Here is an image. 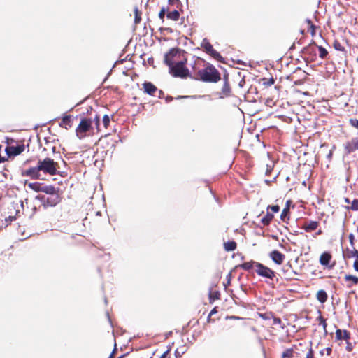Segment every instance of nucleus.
Returning a JSON list of instances; mask_svg holds the SVG:
<instances>
[{"label": "nucleus", "mask_w": 358, "mask_h": 358, "mask_svg": "<svg viewBox=\"0 0 358 358\" xmlns=\"http://www.w3.org/2000/svg\"><path fill=\"white\" fill-rule=\"evenodd\" d=\"M259 262H255V261H250L244 262L239 265V267L245 271H250L252 268H255L256 271V264H259Z\"/></svg>", "instance_id": "4468645a"}, {"label": "nucleus", "mask_w": 358, "mask_h": 358, "mask_svg": "<svg viewBox=\"0 0 358 358\" xmlns=\"http://www.w3.org/2000/svg\"><path fill=\"white\" fill-rule=\"evenodd\" d=\"M344 279L346 282H350V284L348 285V287H351L352 285L358 283V277L352 275H345Z\"/></svg>", "instance_id": "dca6fc26"}, {"label": "nucleus", "mask_w": 358, "mask_h": 358, "mask_svg": "<svg viewBox=\"0 0 358 358\" xmlns=\"http://www.w3.org/2000/svg\"><path fill=\"white\" fill-rule=\"evenodd\" d=\"M37 165L40 171H42L45 174L55 176L57 173V162L49 157L38 160Z\"/></svg>", "instance_id": "f03ea898"}, {"label": "nucleus", "mask_w": 358, "mask_h": 358, "mask_svg": "<svg viewBox=\"0 0 358 358\" xmlns=\"http://www.w3.org/2000/svg\"><path fill=\"white\" fill-rule=\"evenodd\" d=\"M334 48H335L336 50H343L341 48V44H339V43H335L334 44Z\"/></svg>", "instance_id": "a19ab883"}, {"label": "nucleus", "mask_w": 358, "mask_h": 358, "mask_svg": "<svg viewBox=\"0 0 358 358\" xmlns=\"http://www.w3.org/2000/svg\"><path fill=\"white\" fill-rule=\"evenodd\" d=\"M29 187L33 190H34L35 192H39V191H42V192H48L47 190H45V189H41L40 188V184L38 183V182H34V183H29L28 185Z\"/></svg>", "instance_id": "b1692460"}, {"label": "nucleus", "mask_w": 358, "mask_h": 358, "mask_svg": "<svg viewBox=\"0 0 358 358\" xmlns=\"http://www.w3.org/2000/svg\"><path fill=\"white\" fill-rule=\"evenodd\" d=\"M280 323V319H278V320H275V323Z\"/></svg>", "instance_id": "de8ad7c7"}, {"label": "nucleus", "mask_w": 358, "mask_h": 358, "mask_svg": "<svg viewBox=\"0 0 358 358\" xmlns=\"http://www.w3.org/2000/svg\"><path fill=\"white\" fill-rule=\"evenodd\" d=\"M215 313V309H213V310L210 312V315H212V314H213V313Z\"/></svg>", "instance_id": "09e8293b"}, {"label": "nucleus", "mask_w": 358, "mask_h": 358, "mask_svg": "<svg viewBox=\"0 0 358 358\" xmlns=\"http://www.w3.org/2000/svg\"><path fill=\"white\" fill-rule=\"evenodd\" d=\"M357 231H358V227H357Z\"/></svg>", "instance_id": "6e6d98bb"}, {"label": "nucleus", "mask_w": 358, "mask_h": 358, "mask_svg": "<svg viewBox=\"0 0 358 358\" xmlns=\"http://www.w3.org/2000/svg\"><path fill=\"white\" fill-rule=\"evenodd\" d=\"M317 299L321 303H324L327 299V294L325 291L320 290L317 293Z\"/></svg>", "instance_id": "6ab92c4d"}, {"label": "nucleus", "mask_w": 358, "mask_h": 358, "mask_svg": "<svg viewBox=\"0 0 358 358\" xmlns=\"http://www.w3.org/2000/svg\"><path fill=\"white\" fill-rule=\"evenodd\" d=\"M94 122H95V125H96L97 131H100V129H99L100 119L98 115H96V117L94 118Z\"/></svg>", "instance_id": "f704fd0d"}, {"label": "nucleus", "mask_w": 358, "mask_h": 358, "mask_svg": "<svg viewBox=\"0 0 358 358\" xmlns=\"http://www.w3.org/2000/svg\"><path fill=\"white\" fill-rule=\"evenodd\" d=\"M280 323V319H278V320H275V323Z\"/></svg>", "instance_id": "49530a36"}, {"label": "nucleus", "mask_w": 358, "mask_h": 358, "mask_svg": "<svg viewBox=\"0 0 358 358\" xmlns=\"http://www.w3.org/2000/svg\"><path fill=\"white\" fill-rule=\"evenodd\" d=\"M164 15H165V10L163 8L160 10V12L159 13V17L162 20V19H164Z\"/></svg>", "instance_id": "58836bf2"}, {"label": "nucleus", "mask_w": 358, "mask_h": 358, "mask_svg": "<svg viewBox=\"0 0 358 358\" xmlns=\"http://www.w3.org/2000/svg\"><path fill=\"white\" fill-rule=\"evenodd\" d=\"M345 201H346V202H348V203H349V199H345Z\"/></svg>", "instance_id": "603ef678"}, {"label": "nucleus", "mask_w": 358, "mask_h": 358, "mask_svg": "<svg viewBox=\"0 0 358 358\" xmlns=\"http://www.w3.org/2000/svg\"><path fill=\"white\" fill-rule=\"evenodd\" d=\"M318 227V222L316 221H307L304 223L302 228L306 231V232H310L312 231L315 230Z\"/></svg>", "instance_id": "ddd939ff"}, {"label": "nucleus", "mask_w": 358, "mask_h": 358, "mask_svg": "<svg viewBox=\"0 0 358 358\" xmlns=\"http://www.w3.org/2000/svg\"><path fill=\"white\" fill-rule=\"evenodd\" d=\"M180 13L178 10H174L173 11H170L167 14V17L170 20L176 21L179 19Z\"/></svg>", "instance_id": "5701e85b"}, {"label": "nucleus", "mask_w": 358, "mask_h": 358, "mask_svg": "<svg viewBox=\"0 0 358 358\" xmlns=\"http://www.w3.org/2000/svg\"><path fill=\"white\" fill-rule=\"evenodd\" d=\"M115 350H116V343H115V348H114L113 351L112 352V353L110 354L109 358H113Z\"/></svg>", "instance_id": "79ce46f5"}, {"label": "nucleus", "mask_w": 358, "mask_h": 358, "mask_svg": "<svg viewBox=\"0 0 358 358\" xmlns=\"http://www.w3.org/2000/svg\"><path fill=\"white\" fill-rule=\"evenodd\" d=\"M198 76L204 82L216 83L220 80V73L213 65H208L205 69L199 70Z\"/></svg>", "instance_id": "f257e3e1"}, {"label": "nucleus", "mask_w": 358, "mask_h": 358, "mask_svg": "<svg viewBox=\"0 0 358 358\" xmlns=\"http://www.w3.org/2000/svg\"><path fill=\"white\" fill-rule=\"evenodd\" d=\"M270 257L277 264H281L284 259L285 255L278 250H273L270 253Z\"/></svg>", "instance_id": "9d476101"}, {"label": "nucleus", "mask_w": 358, "mask_h": 358, "mask_svg": "<svg viewBox=\"0 0 358 358\" xmlns=\"http://www.w3.org/2000/svg\"><path fill=\"white\" fill-rule=\"evenodd\" d=\"M336 336L339 340H347L349 338V333L345 330L338 329L336 332Z\"/></svg>", "instance_id": "f3484780"}, {"label": "nucleus", "mask_w": 358, "mask_h": 358, "mask_svg": "<svg viewBox=\"0 0 358 358\" xmlns=\"http://www.w3.org/2000/svg\"><path fill=\"white\" fill-rule=\"evenodd\" d=\"M331 260V255L330 253L325 252H323L320 257V263L326 267L332 268L334 264H330Z\"/></svg>", "instance_id": "1a4fd4ad"}, {"label": "nucleus", "mask_w": 358, "mask_h": 358, "mask_svg": "<svg viewBox=\"0 0 358 358\" xmlns=\"http://www.w3.org/2000/svg\"><path fill=\"white\" fill-rule=\"evenodd\" d=\"M134 15H135V17H134V23L136 24H138L141 22V13L138 10V8L136 7L134 8Z\"/></svg>", "instance_id": "393cba45"}, {"label": "nucleus", "mask_w": 358, "mask_h": 358, "mask_svg": "<svg viewBox=\"0 0 358 358\" xmlns=\"http://www.w3.org/2000/svg\"><path fill=\"white\" fill-rule=\"evenodd\" d=\"M201 47L206 50L207 53H208L210 51H212L213 45L209 43V41L204 38L201 43Z\"/></svg>", "instance_id": "412c9836"}, {"label": "nucleus", "mask_w": 358, "mask_h": 358, "mask_svg": "<svg viewBox=\"0 0 358 358\" xmlns=\"http://www.w3.org/2000/svg\"><path fill=\"white\" fill-rule=\"evenodd\" d=\"M255 272L257 273L258 275L269 279H273L275 276V272L273 270L263 265L261 263H259V264H256Z\"/></svg>", "instance_id": "423d86ee"}, {"label": "nucleus", "mask_w": 358, "mask_h": 358, "mask_svg": "<svg viewBox=\"0 0 358 358\" xmlns=\"http://www.w3.org/2000/svg\"><path fill=\"white\" fill-rule=\"evenodd\" d=\"M143 88L145 92L150 95H152L154 92L157 90L156 87L151 83H145L143 84Z\"/></svg>", "instance_id": "2eb2a0df"}, {"label": "nucleus", "mask_w": 358, "mask_h": 358, "mask_svg": "<svg viewBox=\"0 0 358 358\" xmlns=\"http://www.w3.org/2000/svg\"><path fill=\"white\" fill-rule=\"evenodd\" d=\"M167 352H168L167 351H166V352H164V354L160 357V358H166V356Z\"/></svg>", "instance_id": "a18cd8bd"}, {"label": "nucleus", "mask_w": 358, "mask_h": 358, "mask_svg": "<svg viewBox=\"0 0 358 358\" xmlns=\"http://www.w3.org/2000/svg\"><path fill=\"white\" fill-rule=\"evenodd\" d=\"M180 51L178 49L173 48L165 55L164 62L169 66H170L178 62V59L180 58Z\"/></svg>", "instance_id": "39448f33"}, {"label": "nucleus", "mask_w": 358, "mask_h": 358, "mask_svg": "<svg viewBox=\"0 0 358 358\" xmlns=\"http://www.w3.org/2000/svg\"><path fill=\"white\" fill-rule=\"evenodd\" d=\"M350 124L351 126L358 129V120L357 119H350Z\"/></svg>", "instance_id": "2f4dec72"}, {"label": "nucleus", "mask_w": 358, "mask_h": 358, "mask_svg": "<svg viewBox=\"0 0 358 358\" xmlns=\"http://www.w3.org/2000/svg\"><path fill=\"white\" fill-rule=\"evenodd\" d=\"M178 0H169L170 3H178Z\"/></svg>", "instance_id": "c03bdc74"}, {"label": "nucleus", "mask_w": 358, "mask_h": 358, "mask_svg": "<svg viewBox=\"0 0 358 358\" xmlns=\"http://www.w3.org/2000/svg\"><path fill=\"white\" fill-rule=\"evenodd\" d=\"M222 94H224L225 96H228L229 95L230 92H231V89H230V86H229V84L227 81V77L225 76L224 78V83L223 85V87H222Z\"/></svg>", "instance_id": "a211bd4d"}, {"label": "nucleus", "mask_w": 358, "mask_h": 358, "mask_svg": "<svg viewBox=\"0 0 358 358\" xmlns=\"http://www.w3.org/2000/svg\"><path fill=\"white\" fill-rule=\"evenodd\" d=\"M24 145H16V146L10 145V146L6 147V152L8 156L10 157V156H16V155H20V153H22L24 151Z\"/></svg>", "instance_id": "6e6552de"}, {"label": "nucleus", "mask_w": 358, "mask_h": 358, "mask_svg": "<svg viewBox=\"0 0 358 358\" xmlns=\"http://www.w3.org/2000/svg\"><path fill=\"white\" fill-rule=\"evenodd\" d=\"M294 350L292 348L287 349L282 355V358H292L293 357Z\"/></svg>", "instance_id": "a878e982"}, {"label": "nucleus", "mask_w": 358, "mask_h": 358, "mask_svg": "<svg viewBox=\"0 0 358 358\" xmlns=\"http://www.w3.org/2000/svg\"><path fill=\"white\" fill-rule=\"evenodd\" d=\"M348 257L358 258V250L354 249V250L350 251Z\"/></svg>", "instance_id": "7c9ffc66"}, {"label": "nucleus", "mask_w": 358, "mask_h": 358, "mask_svg": "<svg viewBox=\"0 0 358 358\" xmlns=\"http://www.w3.org/2000/svg\"><path fill=\"white\" fill-rule=\"evenodd\" d=\"M224 245L227 251H233L236 248V243L235 241H227L224 243Z\"/></svg>", "instance_id": "4be33fe9"}, {"label": "nucleus", "mask_w": 358, "mask_h": 358, "mask_svg": "<svg viewBox=\"0 0 358 358\" xmlns=\"http://www.w3.org/2000/svg\"><path fill=\"white\" fill-rule=\"evenodd\" d=\"M125 356H126V355H123L119 357L118 358H124Z\"/></svg>", "instance_id": "8fccbe9b"}, {"label": "nucleus", "mask_w": 358, "mask_h": 358, "mask_svg": "<svg viewBox=\"0 0 358 358\" xmlns=\"http://www.w3.org/2000/svg\"><path fill=\"white\" fill-rule=\"evenodd\" d=\"M208 54L210 55H211L213 58H215L217 60H219L220 58H222L220 54L218 52H217L215 50H214V48H213L212 51H210L208 52Z\"/></svg>", "instance_id": "cd10ccee"}, {"label": "nucleus", "mask_w": 358, "mask_h": 358, "mask_svg": "<svg viewBox=\"0 0 358 358\" xmlns=\"http://www.w3.org/2000/svg\"><path fill=\"white\" fill-rule=\"evenodd\" d=\"M268 209H271V211H272L273 213H278V212L279 211V210H280L279 206H277V205H275V206H269L268 207Z\"/></svg>", "instance_id": "473e14b6"}, {"label": "nucleus", "mask_w": 358, "mask_h": 358, "mask_svg": "<svg viewBox=\"0 0 358 358\" xmlns=\"http://www.w3.org/2000/svg\"><path fill=\"white\" fill-rule=\"evenodd\" d=\"M288 212H289V209L288 208H285L282 210V212L281 213V215H280L281 218L284 219V217L287 216Z\"/></svg>", "instance_id": "4c0bfd02"}, {"label": "nucleus", "mask_w": 358, "mask_h": 358, "mask_svg": "<svg viewBox=\"0 0 358 358\" xmlns=\"http://www.w3.org/2000/svg\"><path fill=\"white\" fill-rule=\"evenodd\" d=\"M110 117L108 115H105L103 117V125L104 128H106V129L108 128V127L110 124Z\"/></svg>", "instance_id": "c85d7f7f"}, {"label": "nucleus", "mask_w": 358, "mask_h": 358, "mask_svg": "<svg viewBox=\"0 0 358 358\" xmlns=\"http://www.w3.org/2000/svg\"><path fill=\"white\" fill-rule=\"evenodd\" d=\"M306 22L308 24H310V32H311V34L313 36L315 34V27L311 24V21L310 20H307Z\"/></svg>", "instance_id": "72a5a7b5"}, {"label": "nucleus", "mask_w": 358, "mask_h": 358, "mask_svg": "<svg viewBox=\"0 0 358 358\" xmlns=\"http://www.w3.org/2000/svg\"><path fill=\"white\" fill-rule=\"evenodd\" d=\"M321 233L322 231L320 230L317 232L318 234H320Z\"/></svg>", "instance_id": "864d4df0"}, {"label": "nucleus", "mask_w": 358, "mask_h": 358, "mask_svg": "<svg viewBox=\"0 0 358 358\" xmlns=\"http://www.w3.org/2000/svg\"><path fill=\"white\" fill-rule=\"evenodd\" d=\"M187 60L185 59L176 62L169 66L170 72L174 77L185 78L189 74V70L185 66Z\"/></svg>", "instance_id": "7ed1b4c3"}, {"label": "nucleus", "mask_w": 358, "mask_h": 358, "mask_svg": "<svg viewBox=\"0 0 358 358\" xmlns=\"http://www.w3.org/2000/svg\"><path fill=\"white\" fill-rule=\"evenodd\" d=\"M210 299H211V298H213V299H218V297H217V294H215V295H214V294H210Z\"/></svg>", "instance_id": "37998d69"}, {"label": "nucleus", "mask_w": 358, "mask_h": 358, "mask_svg": "<svg viewBox=\"0 0 358 358\" xmlns=\"http://www.w3.org/2000/svg\"><path fill=\"white\" fill-rule=\"evenodd\" d=\"M61 127H64L66 129L71 128L73 126V119L71 115H65L63 117L61 122L59 123Z\"/></svg>", "instance_id": "f8f14e48"}, {"label": "nucleus", "mask_w": 358, "mask_h": 358, "mask_svg": "<svg viewBox=\"0 0 358 358\" xmlns=\"http://www.w3.org/2000/svg\"><path fill=\"white\" fill-rule=\"evenodd\" d=\"M348 238H349V241H350V243L351 246L353 247L354 246V239H355L354 235L352 234H350Z\"/></svg>", "instance_id": "c9c22d12"}, {"label": "nucleus", "mask_w": 358, "mask_h": 358, "mask_svg": "<svg viewBox=\"0 0 358 358\" xmlns=\"http://www.w3.org/2000/svg\"><path fill=\"white\" fill-rule=\"evenodd\" d=\"M350 209L355 211L358 210V199L353 200Z\"/></svg>", "instance_id": "c756f323"}, {"label": "nucleus", "mask_w": 358, "mask_h": 358, "mask_svg": "<svg viewBox=\"0 0 358 358\" xmlns=\"http://www.w3.org/2000/svg\"><path fill=\"white\" fill-rule=\"evenodd\" d=\"M319 56L320 58L324 59L327 55L328 52L322 46H318Z\"/></svg>", "instance_id": "bb28decb"}, {"label": "nucleus", "mask_w": 358, "mask_h": 358, "mask_svg": "<svg viewBox=\"0 0 358 358\" xmlns=\"http://www.w3.org/2000/svg\"><path fill=\"white\" fill-rule=\"evenodd\" d=\"M329 351H331V349L328 348L327 352H329Z\"/></svg>", "instance_id": "5fc2aeb1"}, {"label": "nucleus", "mask_w": 358, "mask_h": 358, "mask_svg": "<svg viewBox=\"0 0 358 358\" xmlns=\"http://www.w3.org/2000/svg\"><path fill=\"white\" fill-rule=\"evenodd\" d=\"M306 358H314L313 350L310 348L306 354Z\"/></svg>", "instance_id": "e433bc0d"}, {"label": "nucleus", "mask_w": 358, "mask_h": 358, "mask_svg": "<svg viewBox=\"0 0 358 358\" xmlns=\"http://www.w3.org/2000/svg\"><path fill=\"white\" fill-rule=\"evenodd\" d=\"M40 170L38 169V165L35 167H31L26 170L24 173V176H29L33 179H38L40 177Z\"/></svg>", "instance_id": "9b49d317"}, {"label": "nucleus", "mask_w": 358, "mask_h": 358, "mask_svg": "<svg viewBox=\"0 0 358 358\" xmlns=\"http://www.w3.org/2000/svg\"><path fill=\"white\" fill-rule=\"evenodd\" d=\"M353 268L354 269L358 272V259H356L355 262H354V264H353Z\"/></svg>", "instance_id": "ea45409f"}, {"label": "nucleus", "mask_w": 358, "mask_h": 358, "mask_svg": "<svg viewBox=\"0 0 358 358\" xmlns=\"http://www.w3.org/2000/svg\"><path fill=\"white\" fill-rule=\"evenodd\" d=\"M323 326H324V328H325V327H326V323H325L324 322V323H323Z\"/></svg>", "instance_id": "3c124183"}, {"label": "nucleus", "mask_w": 358, "mask_h": 358, "mask_svg": "<svg viewBox=\"0 0 358 358\" xmlns=\"http://www.w3.org/2000/svg\"><path fill=\"white\" fill-rule=\"evenodd\" d=\"M273 218V214L267 213V214L261 219V222L265 226L268 225Z\"/></svg>", "instance_id": "aec40b11"}, {"label": "nucleus", "mask_w": 358, "mask_h": 358, "mask_svg": "<svg viewBox=\"0 0 358 358\" xmlns=\"http://www.w3.org/2000/svg\"><path fill=\"white\" fill-rule=\"evenodd\" d=\"M344 150L346 155H349L358 150V138H353L347 141L344 145Z\"/></svg>", "instance_id": "0eeeda50"}, {"label": "nucleus", "mask_w": 358, "mask_h": 358, "mask_svg": "<svg viewBox=\"0 0 358 358\" xmlns=\"http://www.w3.org/2000/svg\"><path fill=\"white\" fill-rule=\"evenodd\" d=\"M92 129V121L90 119L82 118L78 126L76 129V136L83 139L86 136L87 132Z\"/></svg>", "instance_id": "20e7f679"}]
</instances>
